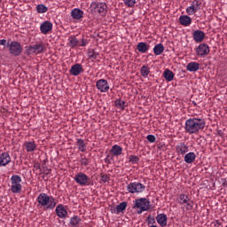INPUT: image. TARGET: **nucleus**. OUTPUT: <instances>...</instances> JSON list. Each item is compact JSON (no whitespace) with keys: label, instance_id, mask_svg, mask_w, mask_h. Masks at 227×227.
<instances>
[{"label":"nucleus","instance_id":"1","mask_svg":"<svg viewBox=\"0 0 227 227\" xmlns=\"http://www.w3.org/2000/svg\"><path fill=\"white\" fill-rule=\"evenodd\" d=\"M205 129V121L198 118L188 119L185 121L184 130L187 134H198Z\"/></svg>","mask_w":227,"mask_h":227},{"label":"nucleus","instance_id":"2","mask_svg":"<svg viewBox=\"0 0 227 227\" xmlns=\"http://www.w3.org/2000/svg\"><path fill=\"white\" fill-rule=\"evenodd\" d=\"M37 202L40 207H46L49 210H53L57 205L56 199L47 195V193H40L37 197Z\"/></svg>","mask_w":227,"mask_h":227},{"label":"nucleus","instance_id":"3","mask_svg":"<svg viewBox=\"0 0 227 227\" xmlns=\"http://www.w3.org/2000/svg\"><path fill=\"white\" fill-rule=\"evenodd\" d=\"M90 9L92 13H98L101 17L107 15V4L106 2H92Z\"/></svg>","mask_w":227,"mask_h":227},{"label":"nucleus","instance_id":"4","mask_svg":"<svg viewBox=\"0 0 227 227\" xmlns=\"http://www.w3.org/2000/svg\"><path fill=\"white\" fill-rule=\"evenodd\" d=\"M150 200L146 198H140L135 200L133 208H138L139 210L137 211V214L141 215L143 212H148V210H150Z\"/></svg>","mask_w":227,"mask_h":227},{"label":"nucleus","instance_id":"5","mask_svg":"<svg viewBox=\"0 0 227 227\" xmlns=\"http://www.w3.org/2000/svg\"><path fill=\"white\" fill-rule=\"evenodd\" d=\"M11 191L13 194H20L22 192V177L19 175H13L11 177Z\"/></svg>","mask_w":227,"mask_h":227},{"label":"nucleus","instance_id":"6","mask_svg":"<svg viewBox=\"0 0 227 227\" xmlns=\"http://www.w3.org/2000/svg\"><path fill=\"white\" fill-rule=\"evenodd\" d=\"M25 49V54H27V56H32V54H42L46 51L45 44H43V43L26 46Z\"/></svg>","mask_w":227,"mask_h":227},{"label":"nucleus","instance_id":"7","mask_svg":"<svg viewBox=\"0 0 227 227\" xmlns=\"http://www.w3.org/2000/svg\"><path fill=\"white\" fill-rule=\"evenodd\" d=\"M176 200L179 205L186 206V210H192V208H194V202L191 200V199L189 198V195L185 193H181L177 196Z\"/></svg>","mask_w":227,"mask_h":227},{"label":"nucleus","instance_id":"8","mask_svg":"<svg viewBox=\"0 0 227 227\" xmlns=\"http://www.w3.org/2000/svg\"><path fill=\"white\" fill-rule=\"evenodd\" d=\"M7 46L9 48V52L10 54H12V56L17 57L22 54L23 48L20 43L17 41H12L11 43H8Z\"/></svg>","mask_w":227,"mask_h":227},{"label":"nucleus","instance_id":"9","mask_svg":"<svg viewBox=\"0 0 227 227\" xmlns=\"http://www.w3.org/2000/svg\"><path fill=\"white\" fill-rule=\"evenodd\" d=\"M145 189H146V186H145V184H143L141 183H137V182L129 183L127 185V191L130 194H136V192L137 194H139L140 192H143L145 191Z\"/></svg>","mask_w":227,"mask_h":227},{"label":"nucleus","instance_id":"10","mask_svg":"<svg viewBox=\"0 0 227 227\" xmlns=\"http://www.w3.org/2000/svg\"><path fill=\"white\" fill-rule=\"evenodd\" d=\"M74 182L81 185L82 187H86V185H91V182L90 181V176L82 172H79L74 177Z\"/></svg>","mask_w":227,"mask_h":227},{"label":"nucleus","instance_id":"11","mask_svg":"<svg viewBox=\"0 0 227 227\" xmlns=\"http://www.w3.org/2000/svg\"><path fill=\"white\" fill-rule=\"evenodd\" d=\"M200 10H201V1L192 0L191 5L186 8V13L187 15H195Z\"/></svg>","mask_w":227,"mask_h":227},{"label":"nucleus","instance_id":"12","mask_svg":"<svg viewBox=\"0 0 227 227\" xmlns=\"http://www.w3.org/2000/svg\"><path fill=\"white\" fill-rule=\"evenodd\" d=\"M209 53H210V48L208 47V44H207V43H201L196 49V54H197V56H200V58L208 56Z\"/></svg>","mask_w":227,"mask_h":227},{"label":"nucleus","instance_id":"13","mask_svg":"<svg viewBox=\"0 0 227 227\" xmlns=\"http://www.w3.org/2000/svg\"><path fill=\"white\" fill-rule=\"evenodd\" d=\"M96 87L101 93H107L109 91V82L106 79L97 81Z\"/></svg>","mask_w":227,"mask_h":227},{"label":"nucleus","instance_id":"14","mask_svg":"<svg viewBox=\"0 0 227 227\" xmlns=\"http://www.w3.org/2000/svg\"><path fill=\"white\" fill-rule=\"evenodd\" d=\"M40 31L42 35H49L52 31V22L46 20L40 26Z\"/></svg>","mask_w":227,"mask_h":227},{"label":"nucleus","instance_id":"15","mask_svg":"<svg viewBox=\"0 0 227 227\" xmlns=\"http://www.w3.org/2000/svg\"><path fill=\"white\" fill-rule=\"evenodd\" d=\"M189 152V145H187L185 143H179L176 146V153L177 155H185Z\"/></svg>","mask_w":227,"mask_h":227},{"label":"nucleus","instance_id":"16","mask_svg":"<svg viewBox=\"0 0 227 227\" xmlns=\"http://www.w3.org/2000/svg\"><path fill=\"white\" fill-rule=\"evenodd\" d=\"M82 72H84V69H82V65L81 64H74L71 67L70 74L74 77H77V75H80Z\"/></svg>","mask_w":227,"mask_h":227},{"label":"nucleus","instance_id":"17","mask_svg":"<svg viewBox=\"0 0 227 227\" xmlns=\"http://www.w3.org/2000/svg\"><path fill=\"white\" fill-rule=\"evenodd\" d=\"M193 40L197 42V43H201L203 40H205V32L201 30H195L192 34Z\"/></svg>","mask_w":227,"mask_h":227},{"label":"nucleus","instance_id":"18","mask_svg":"<svg viewBox=\"0 0 227 227\" xmlns=\"http://www.w3.org/2000/svg\"><path fill=\"white\" fill-rule=\"evenodd\" d=\"M12 162V158L8 153H2L0 154V166H8Z\"/></svg>","mask_w":227,"mask_h":227},{"label":"nucleus","instance_id":"19","mask_svg":"<svg viewBox=\"0 0 227 227\" xmlns=\"http://www.w3.org/2000/svg\"><path fill=\"white\" fill-rule=\"evenodd\" d=\"M55 212H56L58 217H60V219H65V217H67V215L68 214L67 212V209H65V207H63V205L57 206Z\"/></svg>","mask_w":227,"mask_h":227},{"label":"nucleus","instance_id":"20","mask_svg":"<svg viewBox=\"0 0 227 227\" xmlns=\"http://www.w3.org/2000/svg\"><path fill=\"white\" fill-rule=\"evenodd\" d=\"M156 221L160 226H168V215L166 214H160L156 216Z\"/></svg>","mask_w":227,"mask_h":227},{"label":"nucleus","instance_id":"21","mask_svg":"<svg viewBox=\"0 0 227 227\" xmlns=\"http://www.w3.org/2000/svg\"><path fill=\"white\" fill-rule=\"evenodd\" d=\"M179 22L181 26L187 27V26H191V24H192V19L188 15H182L179 17Z\"/></svg>","mask_w":227,"mask_h":227},{"label":"nucleus","instance_id":"22","mask_svg":"<svg viewBox=\"0 0 227 227\" xmlns=\"http://www.w3.org/2000/svg\"><path fill=\"white\" fill-rule=\"evenodd\" d=\"M137 50L138 52H141V54H145L150 51V45L146 43L141 42L137 44Z\"/></svg>","mask_w":227,"mask_h":227},{"label":"nucleus","instance_id":"23","mask_svg":"<svg viewBox=\"0 0 227 227\" xmlns=\"http://www.w3.org/2000/svg\"><path fill=\"white\" fill-rule=\"evenodd\" d=\"M83 15H84V12H82L79 8L73 9L71 12V16L75 20H80V19H82Z\"/></svg>","mask_w":227,"mask_h":227},{"label":"nucleus","instance_id":"24","mask_svg":"<svg viewBox=\"0 0 227 227\" xmlns=\"http://www.w3.org/2000/svg\"><path fill=\"white\" fill-rule=\"evenodd\" d=\"M186 70L188 72H198L200 70V63L198 62H190L186 66Z\"/></svg>","mask_w":227,"mask_h":227},{"label":"nucleus","instance_id":"25","mask_svg":"<svg viewBox=\"0 0 227 227\" xmlns=\"http://www.w3.org/2000/svg\"><path fill=\"white\" fill-rule=\"evenodd\" d=\"M194 160H196V153L191 152L184 155V162H186V164H192Z\"/></svg>","mask_w":227,"mask_h":227},{"label":"nucleus","instance_id":"26","mask_svg":"<svg viewBox=\"0 0 227 227\" xmlns=\"http://www.w3.org/2000/svg\"><path fill=\"white\" fill-rule=\"evenodd\" d=\"M163 77L166 81H168V82H171V81L175 79V73H173V71L169 69H165L163 73Z\"/></svg>","mask_w":227,"mask_h":227},{"label":"nucleus","instance_id":"27","mask_svg":"<svg viewBox=\"0 0 227 227\" xmlns=\"http://www.w3.org/2000/svg\"><path fill=\"white\" fill-rule=\"evenodd\" d=\"M87 56L89 59H97L100 56V53L95 49H90L88 50Z\"/></svg>","mask_w":227,"mask_h":227},{"label":"nucleus","instance_id":"28","mask_svg":"<svg viewBox=\"0 0 227 227\" xmlns=\"http://www.w3.org/2000/svg\"><path fill=\"white\" fill-rule=\"evenodd\" d=\"M24 147L27 152H35L36 150V144L35 142H25Z\"/></svg>","mask_w":227,"mask_h":227},{"label":"nucleus","instance_id":"29","mask_svg":"<svg viewBox=\"0 0 227 227\" xmlns=\"http://www.w3.org/2000/svg\"><path fill=\"white\" fill-rule=\"evenodd\" d=\"M121 152H123V149L121 148V146L118 145L112 146L111 153H113V155H114L115 157L121 155Z\"/></svg>","mask_w":227,"mask_h":227},{"label":"nucleus","instance_id":"30","mask_svg":"<svg viewBox=\"0 0 227 227\" xmlns=\"http://www.w3.org/2000/svg\"><path fill=\"white\" fill-rule=\"evenodd\" d=\"M76 145L80 152H86V143L82 140V138H77L76 139Z\"/></svg>","mask_w":227,"mask_h":227},{"label":"nucleus","instance_id":"31","mask_svg":"<svg viewBox=\"0 0 227 227\" xmlns=\"http://www.w3.org/2000/svg\"><path fill=\"white\" fill-rule=\"evenodd\" d=\"M153 52L156 56H160L164 52V44L158 43L153 48Z\"/></svg>","mask_w":227,"mask_h":227},{"label":"nucleus","instance_id":"32","mask_svg":"<svg viewBox=\"0 0 227 227\" xmlns=\"http://www.w3.org/2000/svg\"><path fill=\"white\" fill-rule=\"evenodd\" d=\"M140 74L142 75V77H148V75H150V67H148V66H143L140 68Z\"/></svg>","mask_w":227,"mask_h":227},{"label":"nucleus","instance_id":"33","mask_svg":"<svg viewBox=\"0 0 227 227\" xmlns=\"http://www.w3.org/2000/svg\"><path fill=\"white\" fill-rule=\"evenodd\" d=\"M69 45L70 47H72V49H74V47H77V45H79V39H77V37L72 35L69 37Z\"/></svg>","mask_w":227,"mask_h":227},{"label":"nucleus","instance_id":"34","mask_svg":"<svg viewBox=\"0 0 227 227\" xmlns=\"http://www.w3.org/2000/svg\"><path fill=\"white\" fill-rule=\"evenodd\" d=\"M81 221H82L81 217L74 215L70 219V224L71 226L75 227L81 223Z\"/></svg>","mask_w":227,"mask_h":227},{"label":"nucleus","instance_id":"35","mask_svg":"<svg viewBox=\"0 0 227 227\" xmlns=\"http://www.w3.org/2000/svg\"><path fill=\"white\" fill-rule=\"evenodd\" d=\"M125 101L121 99H117L114 101L115 107L118 109L125 110Z\"/></svg>","mask_w":227,"mask_h":227},{"label":"nucleus","instance_id":"36","mask_svg":"<svg viewBox=\"0 0 227 227\" xmlns=\"http://www.w3.org/2000/svg\"><path fill=\"white\" fill-rule=\"evenodd\" d=\"M49 8L47 6H45V4H38L36 6V12L37 13H46V12H48Z\"/></svg>","mask_w":227,"mask_h":227},{"label":"nucleus","instance_id":"37","mask_svg":"<svg viewBox=\"0 0 227 227\" xmlns=\"http://www.w3.org/2000/svg\"><path fill=\"white\" fill-rule=\"evenodd\" d=\"M127 208V202L123 201L121 202L119 205L116 206V212L120 214V212H123Z\"/></svg>","mask_w":227,"mask_h":227},{"label":"nucleus","instance_id":"38","mask_svg":"<svg viewBox=\"0 0 227 227\" xmlns=\"http://www.w3.org/2000/svg\"><path fill=\"white\" fill-rule=\"evenodd\" d=\"M129 162H130L131 164H137V162H139V157L136 155H130L129 157Z\"/></svg>","mask_w":227,"mask_h":227},{"label":"nucleus","instance_id":"39","mask_svg":"<svg viewBox=\"0 0 227 227\" xmlns=\"http://www.w3.org/2000/svg\"><path fill=\"white\" fill-rule=\"evenodd\" d=\"M124 4L128 6V8H133L136 4V0H124Z\"/></svg>","mask_w":227,"mask_h":227},{"label":"nucleus","instance_id":"40","mask_svg":"<svg viewBox=\"0 0 227 227\" xmlns=\"http://www.w3.org/2000/svg\"><path fill=\"white\" fill-rule=\"evenodd\" d=\"M81 157H82L80 160L81 166H89L90 160L86 157H82V155H81Z\"/></svg>","mask_w":227,"mask_h":227},{"label":"nucleus","instance_id":"41","mask_svg":"<svg viewBox=\"0 0 227 227\" xmlns=\"http://www.w3.org/2000/svg\"><path fill=\"white\" fill-rule=\"evenodd\" d=\"M109 176L107 174H102L101 175V181L106 184L107 182H109Z\"/></svg>","mask_w":227,"mask_h":227},{"label":"nucleus","instance_id":"42","mask_svg":"<svg viewBox=\"0 0 227 227\" xmlns=\"http://www.w3.org/2000/svg\"><path fill=\"white\" fill-rule=\"evenodd\" d=\"M146 139H147V141H149V143H155V141H156L155 136H153V135H148L146 137Z\"/></svg>","mask_w":227,"mask_h":227},{"label":"nucleus","instance_id":"43","mask_svg":"<svg viewBox=\"0 0 227 227\" xmlns=\"http://www.w3.org/2000/svg\"><path fill=\"white\" fill-rule=\"evenodd\" d=\"M88 45V41L86 39H82V42L80 43V47H86Z\"/></svg>","mask_w":227,"mask_h":227},{"label":"nucleus","instance_id":"44","mask_svg":"<svg viewBox=\"0 0 227 227\" xmlns=\"http://www.w3.org/2000/svg\"><path fill=\"white\" fill-rule=\"evenodd\" d=\"M0 45H6V40L5 39L0 40Z\"/></svg>","mask_w":227,"mask_h":227},{"label":"nucleus","instance_id":"45","mask_svg":"<svg viewBox=\"0 0 227 227\" xmlns=\"http://www.w3.org/2000/svg\"><path fill=\"white\" fill-rule=\"evenodd\" d=\"M223 187H227V181L224 179V182L223 183Z\"/></svg>","mask_w":227,"mask_h":227},{"label":"nucleus","instance_id":"46","mask_svg":"<svg viewBox=\"0 0 227 227\" xmlns=\"http://www.w3.org/2000/svg\"><path fill=\"white\" fill-rule=\"evenodd\" d=\"M51 173V169L48 170V172L45 173V175H49Z\"/></svg>","mask_w":227,"mask_h":227}]
</instances>
